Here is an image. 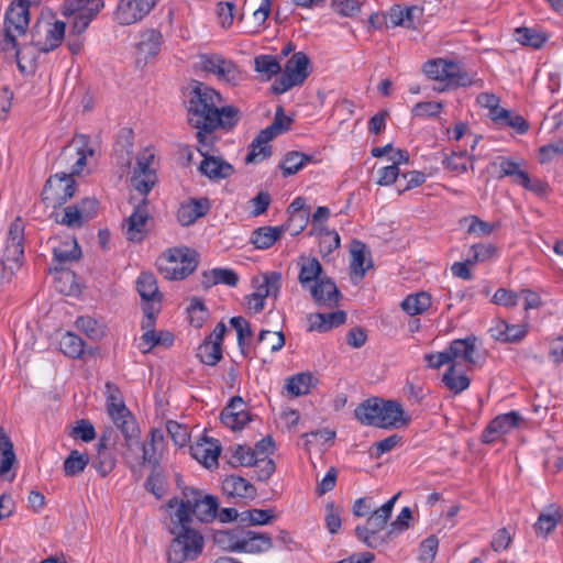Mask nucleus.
Instances as JSON below:
<instances>
[{
	"mask_svg": "<svg viewBox=\"0 0 563 563\" xmlns=\"http://www.w3.org/2000/svg\"><path fill=\"white\" fill-rule=\"evenodd\" d=\"M59 349L63 354L70 358H81L85 354V342L73 332H66L59 341Z\"/></svg>",
	"mask_w": 563,
	"mask_h": 563,
	"instance_id": "43",
	"label": "nucleus"
},
{
	"mask_svg": "<svg viewBox=\"0 0 563 563\" xmlns=\"http://www.w3.org/2000/svg\"><path fill=\"white\" fill-rule=\"evenodd\" d=\"M221 95L203 82L195 81L187 100L188 123L197 130L198 144H216L218 129L232 130L240 120V111L233 106L219 108Z\"/></svg>",
	"mask_w": 563,
	"mask_h": 563,
	"instance_id": "1",
	"label": "nucleus"
},
{
	"mask_svg": "<svg viewBox=\"0 0 563 563\" xmlns=\"http://www.w3.org/2000/svg\"><path fill=\"white\" fill-rule=\"evenodd\" d=\"M30 24V1L14 0L4 14L3 29L0 34V51H15V60L21 71L25 70L24 51L18 48L16 36L24 35Z\"/></svg>",
	"mask_w": 563,
	"mask_h": 563,
	"instance_id": "4",
	"label": "nucleus"
},
{
	"mask_svg": "<svg viewBox=\"0 0 563 563\" xmlns=\"http://www.w3.org/2000/svg\"><path fill=\"white\" fill-rule=\"evenodd\" d=\"M272 548L273 540L268 533L257 532L242 527L236 553L260 554Z\"/></svg>",
	"mask_w": 563,
	"mask_h": 563,
	"instance_id": "19",
	"label": "nucleus"
},
{
	"mask_svg": "<svg viewBox=\"0 0 563 563\" xmlns=\"http://www.w3.org/2000/svg\"><path fill=\"white\" fill-rule=\"evenodd\" d=\"M431 296L426 291L407 296L401 302V308L410 316L422 314L431 306Z\"/></svg>",
	"mask_w": 563,
	"mask_h": 563,
	"instance_id": "40",
	"label": "nucleus"
},
{
	"mask_svg": "<svg viewBox=\"0 0 563 563\" xmlns=\"http://www.w3.org/2000/svg\"><path fill=\"white\" fill-rule=\"evenodd\" d=\"M66 24L63 21H55L46 30L45 41H36L34 37L32 44L42 53H48L58 47L65 36Z\"/></svg>",
	"mask_w": 563,
	"mask_h": 563,
	"instance_id": "31",
	"label": "nucleus"
},
{
	"mask_svg": "<svg viewBox=\"0 0 563 563\" xmlns=\"http://www.w3.org/2000/svg\"><path fill=\"white\" fill-rule=\"evenodd\" d=\"M198 264L199 254L187 246L169 249L157 261L159 272L172 280L186 278L195 272Z\"/></svg>",
	"mask_w": 563,
	"mask_h": 563,
	"instance_id": "6",
	"label": "nucleus"
},
{
	"mask_svg": "<svg viewBox=\"0 0 563 563\" xmlns=\"http://www.w3.org/2000/svg\"><path fill=\"white\" fill-rule=\"evenodd\" d=\"M562 519L563 512L561 507L556 504H551L539 515L533 526L534 531L539 536L547 537L556 528Z\"/></svg>",
	"mask_w": 563,
	"mask_h": 563,
	"instance_id": "23",
	"label": "nucleus"
},
{
	"mask_svg": "<svg viewBox=\"0 0 563 563\" xmlns=\"http://www.w3.org/2000/svg\"><path fill=\"white\" fill-rule=\"evenodd\" d=\"M258 342L271 352H277L285 345V335L282 331L262 330L258 334Z\"/></svg>",
	"mask_w": 563,
	"mask_h": 563,
	"instance_id": "57",
	"label": "nucleus"
},
{
	"mask_svg": "<svg viewBox=\"0 0 563 563\" xmlns=\"http://www.w3.org/2000/svg\"><path fill=\"white\" fill-rule=\"evenodd\" d=\"M238 283V274L230 268H213L211 271H205L201 275V285L206 289L218 284L235 287Z\"/></svg>",
	"mask_w": 563,
	"mask_h": 563,
	"instance_id": "29",
	"label": "nucleus"
},
{
	"mask_svg": "<svg viewBox=\"0 0 563 563\" xmlns=\"http://www.w3.org/2000/svg\"><path fill=\"white\" fill-rule=\"evenodd\" d=\"M100 10V4L97 3L95 7H91L87 10H71L74 13V22L71 26V31L74 34H81L86 31L91 20L97 15Z\"/></svg>",
	"mask_w": 563,
	"mask_h": 563,
	"instance_id": "53",
	"label": "nucleus"
},
{
	"mask_svg": "<svg viewBox=\"0 0 563 563\" xmlns=\"http://www.w3.org/2000/svg\"><path fill=\"white\" fill-rule=\"evenodd\" d=\"M477 338L475 335H470L465 339H456L453 340L448 346V352L451 358V362L455 360H462L468 367H472L476 364V360L474 358L475 353V344Z\"/></svg>",
	"mask_w": 563,
	"mask_h": 563,
	"instance_id": "22",
	"label": "nucleus"
},
{
	"mask_svg": "<svg viewBox=\"0 0 563 563\" xmlns=\"http://www.w3.org/2000/svg\"><path fill=\"white\" fill-rule=\"evenodd\" d=\"M254 67L257 73H261L271 79L278 75L282 66L276 56L273 55H258L254 59Z\"/></svg>",
	"mask_w": 563,
	"mask_h": 563,
	"instance_id": "51",
	"label": "nucleus"
},
{
	"mask_svg": "<svg viewBox=\"0 0 563 563\" xmlns=\"http://www.w3.org/2000/svg\"><path fill=\"white\" fill-rule=\"evenodd\" d=\"M253 285L256 290L253 292L262 298L273 296L276 298L282 287V274L279 272L264 273L253 278Z\"/></svg>",
	"mask_w": 563,
	"mask_h": 563,
	"instance_id": "25",
	"label": "nucleus"
},
{
	"mask_svg": "<svg viewBox=\"0 0 563 563\" xmlns=\"http://www.w3.org/2000/svg\"><path fill=\"white\" fill-rule=\"evenodd\" d=\"M351 263L350 267L353 274L358 276V278H363L366 271L372 267V261H367L366 263V245L357 240H353L351 243Z\"/></svg>",
	"mask_w": 563,
	"mask_h": 563,
	"instance_id": "36",
	"label": "nucleus"
},
{
	"mask_svg": "<svg viewBox=\"0 0 563 563\" xmlns=\"http://www.w3.org/2000/svg\"><path fill=\"white\" fill-rule=\"evenodd\" d=\"M309 65L310 59L303 52L294 53L287 60L283 75L273 84V92L282 95L295 86L302 85L310 75Z\"/></svg>",
	"mask_w": 563,
	"mask_h": 563,
	"instance_id": "9",
	"label": "nucleus"
},
{
	"mask_svg": "<svg viewBox=\"0 0 563 563\" xmlns=\"http://www.w3.org/2000/svg\"><path fill=\"white\" fill-rule=\"evenodd\" d=\"M192 521L185 510L168 514L166 528L173 536L166 553L168 563L195 561L202 553L205 539L201 532L192 527Z\"/></svg>",
	"mask_w": 563,
	"mask_h": 563,
	"instance_id": "2",
	"label": "nucleus"
},
{
	"mask_svg": "<svg viewBox=\"0 0 563 563\" xmlns=\"http://www.w3.org/2000/svg\"><path fill=\"white\" fill-rule=\"evenodd\" d=\"M77 144L78 158L73 165L71 173H60L51 176L44 186L42 197L43 201L52 208H58L65 205L70 198L74 197L76 191L75 175H79L87 164V158L95 154V151L89 146V139L87 135L81 134L74 140Z\"/></svg>",
	"mask_w": 563,
	"mask_h": 563,
	"instance_id": "3",
	"label": "nucleus"
},
{
	"mask_svg": "<svg viewBox=\"0 0 563 563\" xmlns=\"http://www.w3.org/2000/svg\"><path fill=\"white\" fill-rule=\"evenodd\" d=\"M133 145H134V133L132 129L124 128L119 132L115 153L119 156V163L122 166L130 167L132 162L133 154Z\"/></svg>",
	"mask_w": 563,
	"mask_h": 563,
	"instance_id": "37",
	"label": "nucleus"
},
{
	"mask_svg": "<svg viewBox=\"0 0 563 563\" xmlns=\"http://www.w3.org/2000/svg\"><path fill=\"white\" fill-rule=\"evenodd\" d=\"M284 233L283 227H261L253 231L250 243L257 250H266L275 244Z\"/></svg>",
	"mask_w": 563,
	"mask_h": 563,
	"instance_id": "33",
	"label": "nucleus"
},
{
	"mask_svg": "<svg viewBox=\"0 0 563 563\" xmlns=\"http://www.w3.org/2000/svg\"><path fill=\"white\" fill-rule=\"evenodd\" d=\"M157 0H120L114 18L121 25H131L146 16Z\"/></svg>",
	"mask_w": 563,
	"mask_h": 563,
	"instance_id": "15",
	"label": "nucleus"
},
{
	"mask_svg": "<svg viewBox=\"0 0 563 563\" xmlns=\"http://www.w3.org/2000/svg\"><path fill=\"white\" fill-rule=\"evenodd\" d=\"M275 519L273 509H249L241 512V523L249 526H265Z\"/></svg>",
	"mask_w": 563,
	"mask_h": 563,
	"instance_id": "50",
	"label": "nucleus"
},
{
	"mask_svg": "<svg viewBox=\"0 0 563 563\" xmlns=\"http://www.w3.org/2000/svg\"><path fill=\"white\" fill-rule=\"evenodd\" d=\"M221 421L224 426L232 430H241L251 420L249 410L240 411V413H231V411H221Z\"/></svg>",
	"mask_w": 563,
	"mask_h": 563,
	"instance_id": "59",
	"label": "nucleus"
},
{
	"mask_svg": "<svg viewBox=\"0 0 563 563\" xmlns=\"http://www.w3.org/2000/svg\"><path fill=\"white\" fill-rule=\"evenodd\" d=\"M222 492L228 497L254 499L256 488L247 479L239 475H229L222 481Z\"/></svg>",
	"mask_w": 563,
	"mask_h": 563,
	"instance_id": "21",
	"label": "nucleus"
},
{
	"mask_svg": "<svg viewBox=\"0 0 563 563\" xmlns=\"http://www.w3.org/2000/svg\"><path fill=\"white\" fill-rule=\"evenodd\" d=\"M216 13L220 25L229 29L234 21L235 4L231 1H221L217 3Z\"/></svg>",
	"mask_w": 563,
	"mask_h": 563,
	"instance_id": "60",
	"label": "nucleus"
},
{
	"mask_svg": "<svg viewBox=\"0 0 563 563\" xmlns=\"http://www.w3.org/2000/svg\"><path fill=\"white\" fill-rule=\"evenodd\" d=\"M106 388L108 393V413L113 420L114 424L121 430L126 442H130L139 435L140 430L137 424L124 402L121 400L120 390L118 387L114 384L108 382L106 384Z\"/></svg>",
	"mask_w": 563,
	"mask_h": 563,
	"instance_id": "8",
	"label": "nucleus"
},
{
	"mask_svg": "<svg viewBox=\"0 0 563 563\" xmlns=\"http://www.w3.org/2000/svg\"><path fill=\"white\" fill-rule=\"evenodd\" d=\"M197 356L203 364L214 366L222 358V345L205 340L198 347Z\"/></svg>",
	"mask_w": 563,
	"mask_h": 563,
	"instance_id": "49",
	"label": "nucleus"
},
{
	"mask_svg": "<svg viewBox=\"0 0 563 563\" xmlns=\"http://www.w3.org/2000/svg\"><path fill=\"white\" fill-rule=\"evenodd\" d=\"M51 217L56 223L71 229H79L86 223L80 209L76 205L65 207L60 213L53 212Z\"/></svg>",
	"mask_w": 563,
	"mask_h": 563,
	"instance_id": "41",
	"label": "nucleus"
},
{
	"mask_svg": "<svg viewBox=\"0 0 563 563\" xmlns=\"http://www.w3.org/2000/svg\"><path fill=\"white\" fill-rule=\"evenodd\" d=\"M69 435L74 439H80L84 442H90L96 438L95 427L89 420H78L71 428Z\"/></svg>",
	"mask_w": 563,
	"mask_h": 563,
	"instance_id": "63",
	"label": "nucleus"
},
{
	"mask_svg": "<svg viewBox=\"0 0 563 563\" xmlns=\"http://www.w3.org/2000/svg\"><path fill=\"white\" fill-rule=\"evenodd\" d=\"M194 459L200 462L205 467L212 468L218 465V459L221 448L214 442L197 443L190 448Z\"/></svg>",
	"mask_w": 563,
	"mask_h": 563,
	"instance_id": "32",
	"label": "nucleus"
},
{
	"mask_svg": "<svg viewBox=\"0 0 563 563\" xmlns=\"http://www.w3.org/2000/svg\"><path fill=\"white\" fill-rule=\"evenodd\" d=\"M493 331V336L496 340L507 343H517L527 335L528 329L527 324H509L505 321H499Z\"/></svg>",
	"mask_w": 563,
	"mask_h": 563,
	"instance_id": "34",
	"label": "nucleus"
},
{
	"mask_svg": "<svg viewBox=\"0 0 563 563\" xmlns=\"http://www.w3.org/2000/svg\"><path fill=\"white\" fill-rule=\"evenodd\" d=\"M148 203L147 198H142L134 207L131 216L126 219L123 230L128 241L141 242L147 235L148 230L146 227L150 220Z\"/></svg>",
	"mask_w": 563,
	"mask_h": 563,
	"instance_id": "14",
	"label": "nucleus"
},
{
	"mask_svg": "<svg viewBox=\"0 0 563 563\" xmlns=\"http://www.w3.org/2000/svg\"><path fill=\"white\" fill-rule=\"evenodd\" d=\"M115 463V456L108 448V438L102 435L97 443V455L92 460V466L102 477H106L112 472Z\"/></svg>",
	"mask_w": 563,
	"mask_h": 563,
	"instance_id": "27",
	"label": "nucleus"
},
{
	"mask_svg": "<svg viewBox=\"0 0 563 563\" xmlns=\"http://www.w3.org/2000/svg\"><path fill=\"white\" fill-rule=\"evenodd\" d=\"M14 461L13 444L4 430L0 428V475L8 473Z\"/></svg>",
	"mask_w": 563,
	"mask_h": 563,
	"instance_id": "46",
	"label": "nucleus"
},
{
	"mask_svg": "<svg viewBox=\"0 0 563 563\" xmlns=\"http://www.w3.org/2000/svg\"><path fill=\"white\" fill-rule=\"evenodd\" d=\"M257 140L258 134L254 137L250 145V152L245 157L246 164L264 161L272 155V146L268 143H256Z\"/></svg>",
	"mask_w": 563,
	"mask_h": 563,
	"instance_id": "58",
	"label": "nucleus"
},
{
	"mask_svg": "<svg viewBox=\"0 0 563 563\" xmlns=\"http://www.w3.org/2000/svg\"><path fill=\"white\" fill-rule=\"evenodd\" d=\"M292 120L285 114L284 108L278 106L271 125L258 132L256 143H269L277 135L287 132L290 129Z\"/></svg>",
	"mask_w": 563,
	"mask_h": 563,
	"instance_id": "26",
	"label": "nucleus"
},
{
	"mask_svg": "<svg viewBox=\"0 0 563 563\" xmlns=\"http://www.w3.org/2000/svg\"><path fill=\"white\" fill-rule=\"evenodd\" d=\"M209 210L210 201L208 198H191L178 208L177 220L183 227H189L205 217Z\"/></svg>",
	"mask_w": 563,
	"mask_h": 563,
	"instance_id": "20",
	"label": "nucleus"
},
{
	"mask_svg": "<svg viewBox=\"0 0 563 563\" xmlns=\"http://www.w3.org/2000/svg\"><path fill=\"white\" fill-rule=\"evenodd\" d=\"M444 385L455 394H460L470 387V378L462 374L455 375V366L451 365L442 377Z\"/></svg>",
	"mask_w": 563,
	"mask_h": 563,
	"instance_id": "55",
	"label": "nucleus"
},
{
	"mask_svg": "<svg viewBox=\"0 0 563 563\" xmlns=\"http://www.w3.org/2000/svg\"><path fill=\"white\" fill-rule=\"evenodd\" d=\"M521 421V416L516 411L499 415L488 423L481 439L484 443H493L503 434L518 427Z\"/></svg>",
	"mask_w": 563,
	"mask_h": 563,
	"instance_id": "18",
	"label": "nucleus"
},
{
	"mask_svg": "<svg viewBox=\"0 0 563 563\" xmlns=\"http://www.w3.org/2000/svg\"><path fill=\"white\" fill-rule=\"evenodd\" d=\"M162 43L163 35L159 31L154 29L145 30L142 32L141 40L136 45L137 53L146 60L158 54Z\"/></svg>",
	"mask_w": 563,
	"mask_h": 563,
	"instance_id": "30",
	"label": "nucleus"
},
{
	"mask_svg": "<svg viewBox=\"0 0 563 563\" xmlns=\"http://www.w3.org/2000/svg\"><path fill=\"white\" fill-rule=\"evenodd\" d=\"M314 303L319 308L338 307L342 299V294L335 283L329 277L317 279L316 283L308 286Z\"/></svg>",
	"mask_w": 563,
	"mask_h": 563,
	"instance_id": "17",
	"label": "nucleus"
},
{
	"mask_svg": "<svg viewBox=\"0 0 563 563\" xmlns=\"http://www.w3.org/2000/svg\"><path fill=\"white\" fill-rule=\"evenodd\" d=\"M136 289L145 302L161 303L163 295L158 289L156 277L150 272L140 274L136 280Z\"/></svg>",
	"mask_w": 563,
	"mask_h": 563,
	"instance_id": "28",
	"label": "nucleus"
},
{
	"mask_svg": "<svg viewBox=\"0 0 563 563\" xmlns=\"http://www.w3.org/2000/svg\"><path fill=\"white\" fill-rule=\"evenodd\" d=\"M183 496L185 497V504H181L179 510H185L189 518L195 516L197 520L203 523H210L217 519L218 497L194 487H184Z\"/></svg>",
	"mask_w": 563,
	"mask_h": 563,
	"instance_id": "7",
	"label": "nucleus"
},
{
	"mask_svg": "<svg viewBox=\"0 0 563 563\" xmlns=\"http://www.w3.org/2000/svg\"><path fill=\"white\" fill-rule=\"evenodd\" d=\"M515 35L520 44L533 48H541L547 42V35L544 33L531 27H517Z\"/></svg>",
	"mask_w": 563,
	"mask_h": 563,
	"instance_id": "48",
	"label": "nucleus"
},
{
	"mask_svg": "<svg viewBox=\"0 0 563 563\" xmlns=\"http://www.w3.org/2000/svg\"><path fill=\"white\" fill-rule=\"evenodd\" d=\"M81 255L80 247L75 238H67L64 241L54 240L53 245V263L54 271L60 272V278L69 282H74V274L69 271H65V265L79 260Z\"/></svg>",
	"mask_w": 563,
	"mask_h": 563,
	"instance_id": "12",
	"label": "nucleus"
},
{
	"mask_svg": "<svg viewBox=\"0 0 563 563\" xmlns=\"http://www.w3.org/2000/svg\"><path fill=\"white\" fill-rule=\"evenodd\" d=\"M313 156L303 154L298 151L288 152L280 163L279 167L283 170L285 177L290 176L299 172L307 163H311Z\"/></svg>",
	"mask_w": 563,
	"mask_h": 563,
	"instance_id": "42",
	"label": "nucleus"
},
{
	"mask_svg": "<svg viewBox=\"0 0 563 563\" xmlns=\"http://www.w3.org/2000/svg\"><path fill=\"white\" fill-rule=\"evenodd\" d=\"M214 144L210 146H202L199 144L198 151L203 156L199 166V172L209 179H225L234 173L233 166L223 161L221 157H216L210 153L213 151Z\"/></svg>",
	"mask_w": 563,
	"mask_h": 563,
	"instance_id": "16",
	"label": "nucleus"
},
{
	"mask_svg": "<svg viewBox=\"0 0 563 563\" xmlns=\"http://www.w3.org/2000/svg\"><path fill=\"white\" fill-rule=\"evenodd\" d=\"M200 67L203 71L216 75L220 81L232 86H235L242 77L239 67L219 54L200 55Z\"/></svg>",
	"mask_w": 563,
	"mask_h": 563,
	"instance_id": "11",
	"label": "nucleus"
},
{
	"mask_svg": "<svg viewBox=\"0 0 563 563\" xmlns=\"http://www.w3.org/2000/svg\"><path fill=\"white\" fill-rule=\"evenodd\" d=\"M310 322L309 330L327 332L345 323L346 313L338 310L329 313H311L308 318Z\"/></svg>",
	"mask_w": 563,
	"mask_h": 563,
	"instance_id": "24",
	"label": "nucleus"
},
{
	"mask_svg": "<svg viewBox=\"0 0 563 563\" xmlns=\"http://www.w3.org/2000/svg\"><path fill=\"white\" fill-rule=\"evenodd\" d=\"M230 451L232 452L231 463L233 465L250 467L256 463V452L249 446L236 444L231 446Z\"/></svg>",
	"mask_w": 563,
	"mask_h": 563,
	"instance_id": "54",
	"label": "nucleus"
},
{
	"mask_svg": "<svg viewBox=\"0 0 563 563\" xmlns=\"http://www.w3.org/2000/svg\"><path fill=\"white\" fill-rule=\"evenodd\" d=\"M354 412L355 418L365 426L388 429L408 423V418L397 401L384 400L378 397L364 400Z\"/></svg>",
	"mask_w": 563,
	"mask_h": 563,
	"instance_id": "5",
	"label": "nucleus"
},
{
	"mask_svg": "<svg viewBox=\"0 0 563 563\" xmlns=\"http://www.w3.org/2000/svg\"><path fill=\"white\" fill-rule=\"evenodd\" d=\"M287 212L289 214L290 225L299 218V223L296 225L295 233H300L308 220H309V208H306V200L302 197H297L288 207Z\"/></svg>",
	"mask_w": 563,
	"mask_h": 563,
	"instance_id": "45",
	"label": "nucleus"
},
{
	"mask_svg": "<svg viewBox=\"0 0 563 563\" xmlns=\"http://www.w3.org/2000/svg\"><path fill=\"white\" fill-rule=\"evenodd\" d=\"M472 158V156L467 155L466 151L453 152L443 159V166L445 169L453 173H465L467 170V164Z\"/></svg>",
	"mask_w": 563,
	"mask_h": 563,
	"instance_id": "56",
	"label": "nucleus"
},
{
	"mask_svg": "<svg viewBox=\"0 0 563 563\" xmlns=\"http://www.w3.org/2000/svg\"><path fill=\"white\" fill-rule=\"evenodd\" d=\"M340 246V235L336 231L320 229V252L324 255L330 254Z\"/></svg>",
	"mask_w": 563,
	"mask_h": 563,
	"instance_id": "61",
	"label": "nucleus"
},
{
	"mask_svg": "<svg viewBox=\"0 0 563 563\" xmlns=\"http://www.w3.org/2000/svg\"><path fill=\"white\" fill-rule=\"evenodd\" d=\"M454 67L455 62L437 58L424 63L423 71L427 77L432 80L449 82L450 77L453 76L452 71L454 70Z\"/></svg>",
	"mask_w": 563,
	"mask_h": 563,
	"instance_id": "35",
	"label": "nucleus"
},
{
	"mask_svg": "<svg viewBox=\"0 0 563 563\" xmlns=\"http://www.w3.org/2000/svg\"><path fill=\"white\" fill-rule=\"evenodd\" d=\"M157 181L156 173H147V175H132L131 184L133 188L140 192L143 198H146L148 192L155 186Z\"/></svg>",
	"mask_w": 563,
	"mask_h": 563,
	"instance_id": "62",
	"label": "nucleus"
},
{
	"mask_svg": "<svg viewBox=\"0 0 563 563\" xmlns=\"http://www.w3.org/2000/svg\"><path fill=\"white\" fill-rule=\"evenodd\" d=\"M141 351L148 353L156 345H172L174 336L168 331L155 332L153 329H150L141 336Z\"/></svg>",
	"mask_w": 563,
	"mask_h": 563,
	"instance_id": "44",
	"label": "nucleus"
},
{
	"mask_svg": "<svg viewBox=\"0 0 563 563\" xmlns=\"http://www.w3.org/2000/svg\"><path fill=\"white\" fill-rule=\"evenodd\" d=\"M387 522L388 519L386 517L373 510L367 517L366 525L355 528V536L371 549L385 547L390 541L386 530Z\"/></svg>",
	"mask_w": 563,
	"mask_h": 563,
	"instance_id": "10",
	"label": "nucleus"
},
{
	"mask_svg": "<svg viewBox=\"0 0 563 563\" xmlns=\"http://www.w3.org/2000/svg\"><path fill=\"white\" fill-rule=\"evenodd\" d=\"M89 457L85 453L73 450L64 462V472L66 476H76L81 473L87 464Z\"/></svg>",
	"mask_w": 563,
	"mask_h": 563,
	"instance_id": "52",
	"label": "nucleus"
},
{
	"mask_svg": "<svg viewBox=\"0 0 563 563\" xmlns=\"http://www.w3.org/2000/svg\"><path fill=\"white\" fill-rule=\"evenodd\" d=\"M241 531L242 527L217 530L212 536L213 543L223 551L236 553L238 544L240 543Z\"/></svg>",
	"mask_w": 563,
	"mask_h": 563,
	"instance_id": "38",
	"label": "nucleus"
},
{
	"mask_svg": "<svg viewBox=\"0 0 563 563\" xmlns=\"http://www.w3.org/2000/svg\"><path fill=\"white\" fill-rule=\"evenodd\" d=\"M302 264L299 272V283L302 286V288H307L311 284L316 283L317 279H321V274L323 272V268L316 257L310 258H301Z\"/></svg>",
	"mask_w": 563,
	"mask_h": 563,
	"instance_id": "39",
	"label": "nucleus"
},
{
	"mask_svg": "<svg viewBox=\"0 0 563 563\" xmlns=\"http://www.w3.org/2000/svg\"><path fill=\"white\" fill-rule=\"evenodd\" d=\"M312 376L309 373L296 374L286 380L285 388L292 397L307 395L310 391Z\"/></svg>",
	"mask_w": 563,
	"mask_h": 563,
	"instance_id": "47",
	"label": "nucleus"
},
{
	"mask_svg": "<svg viewBox=\"0 0 563 563\" xmlns=\"http://www.w3.org/2000/svg\"><path fill=\"white\" fill-rule=\"evenodd\" d=\"M24 223L20 217L11 223L8 232L7 245L3 252L2 264L9 269L19 267L24 255Z\"/></svg>",
	"mask_w": 563,
	"mask_h": 563,
	"instance_id": "13",
	"label": "nucleus"
},
{
	"mask_svg": "<svg viewBox=\"0 0 563 563\" xmlns=\"http://www.w3.org/2000/svg\"><path fill=\"white\" fill-rule=\"evenodd\" d=\"M411 519V509L409 507H404L397 518L390 523L389 529H387V536L391 539L395 534H399L407 530L410 527Z\"/></svg>",
	"mask_w": 563,
	"mask_h": 563,
	"instance_id": "64",
	"label": "nucleus"
}]
</instances>
